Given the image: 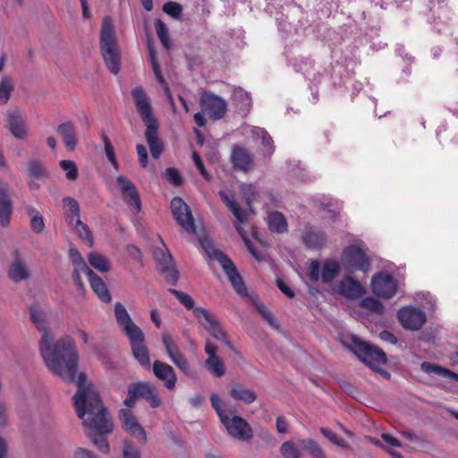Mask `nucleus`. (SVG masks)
I'll return each mask as SVG.
<instances>
[{"mask_svg":"<svg viewBox=\"0 0 458 458\" xmlns=\"http://www.w3.org/2000/svg\"><path fill=\"white\" fill-rule=\"evenodd\" d=\"M30 317L41 333L38 349L46 367L61 379L68 383L75 382L78 377L79 352L74 341L68 335L55 340L48 327L46 312L39 306L30 308Z\"/></svg>","mask_w":458,"mask_h":458,"instance_id":"obj_1","label":"nucleus"},{"mask_svg":"<svg viewBox=\"0 0 458 458\" xmlns=\"http://www.w3.org/2000/svg\"><path fill=\"white\" fill-rule=\"evenodd\" d=\"M77 391L73 396V405L78 417L82 420L88 435L94 445L104 454L109 452V444L104 437L113 430V424L104 407L99 394L90 383L87 382L86 375L79 373L75 380Z\"/></svg>","mask_w":458,"mask_h":458,"instance_id":"obj_2","label":"nucleus"},{"mask_svg":"<svg viewBox=\"0 0 458 458\" xmlns=\"http://www.w3.org/2000/svg\"><path fill=\"white\" fill-rule=\"evenodd\" d=\"M131 97L135 107L146 126L145 138L149 147L151 156L157 159L164 151V146L159 137V126L153 114L150 101L145 89L141 86H137L131 90Z\"/></svg>","mask_w":458,"mask_h":458,"instance_id":"obj_3","label":"nucleus"},{"mask_svg":"<svg viewBox=\"0 0 458 458\" xmlns=\"http://www.w3.org/2000/svg\"><path fill=\"white\" fill-rule=\"evenodd\" d=\"M210 402L227 434L232 438L246 443L252 440L254 432L245 419L238 415H229L228 411L223 407V400L216 394H211Z\"/></svg>","mask_w":458,"mask_h":458,"instance_id":"obj_4","label":"nucleus"},{"mask_svg":"<svg viewBox=\"0 0 458 458\" xmlns=\"http://www.w3.org/2000/svg\"><path fill=\"white\" fill-rule=\"evenodd\" d=\"M100 50L105 64L113 74L120 71L119 45L114 32L113 21L109 16L102 20L100 30Z\"/></svg>","mask_w":458,"mask_h":458,"instance_id":"obj_5","label":"nucleus"},{"mask_svg":"<svg viewBox=\"0 0 458 458\" xmlns=\"http://www.w3.org/2000/svg\"><path fill=\"white\" fill-rule=\"evenodd\" d=\"M201 244L208 255L220 264L236 293L241 296H246L247 288L233 262L225 253L216 250L208 240H202Z\"/></svg>","mask_w":458,"mask_h":458,"instance_id":"obj_6","label":"nucleus"},{"mask_svg":"<svg viewBox=\"0 0 458 458\" xmlns=\"http://www.w3.org/2000/svg\"><path fill=\"white\" fill-rule=\"evenodd\" d=\"M193 315L198 322L216 339L222 341L227 346L233 347L225 332L223 330L216 316L208 310L198 307L194 309Z\"/></svg>","mask_w":458,"mask_h":458,"instance_id":"obj_7","label":"nucleus"},{"mask_svg":"<svg viewBox=\"0 0 458 458\" xmlns=\"http://www.w3.org/2000/svg\"><path fill=\"white\" fill-rule=\"evenodd\" d=\"M219 196L222 199V200L225 202L226 207L232 211L234 217L237 220V225H235V228L237 232L241 234V236L243 238L246 247L248 248L249 251L251 253V255L258 260H261L263 259L262 255L259 254L252 246L250 243V241L248 240L245 235L242 227L240 224H243L247 221V213L242 210L240 206L236 203L233 196L227 195L225 191H219Z\"/></svg>","mask_w":458,"mask_h":458,"instance_id":"obj_8","label":"nucleus"},{"mask_svg":"<svg viewBox=\"0 0 458 458\" xmlns=\"http://www.w3.org/2000/svg\"><path fill=\"white\" fill-rule=\"evenodd\" d=\"M341 262L352 272L357 270L366 272L370 267L368 256L361 249L354 245L348 246L343 250Z\"/></svg>","mask_w":458,"mask_h":458,"instance_id":"obj_9","label":"nucleus"},{"mask_svg":"<svg viewBox=\"0 0 458 458\" xmlns=\"http://www.w3.org/2000/svg\"><path fill=\"white\" fill-rule=\"evenodd\" d=\"M199 104L202 112L213 120L222 119L227 110L226 101L211 92L203 93Z\"/></svg>","mask_w":458,"mask_h":458,"instance_id":"obj_10","label":"nucleus"},{"mask_svg":"<svg viewBox=\"0 0 458 458\" xmlns=\"http://www.w3.org/2000/svg\"><path fill=\"white\" fill-rule=\"evenodd\" d=\"M357 347L355 351L357 356L373 369H378L386 362V353L367 343L354 342Z\"/></svg>","mask_w":458,"mask_h":458,"instance_id":"obj_11","label":"nucleus"},{"mask_svg":"<svg viewBox=\"0 0 458 458\" xmlns=\"http://www.w3.org/2000/svg\"><path fill=\"white\" fill-rule=\"evenodd\" d=\"M153 257L158 264V269L166 273L167 279L172 284H176L179 275L174 267L172 255L162 240H160L159 245L153 249Z\"/></svg>","mask_w":458,"mask_h":458,"instance_id":"obj_12","label":"nucleus"},{"mask_svg":"<svg viewBox=\"0 0 458 458\" xmlns=\"http://www.w3.org/2000/svg\"><path fill=\"white\" fill-rule=\"evenodd\" d=\"M371 290L376 296L388 300L395 295L397 282L390 274L378 273L371 278Z\"/></svg>","mask_w":458,"mask_h":458,"instance_id":"obj_13","label":"nucleus"},{"mask_svg":"<svg viewBox=\"0 0 458 458\" xmlns=\"http://www.w3.org/2000/svg\"><path fill=\"white\" fill-rule=\"evenodd\" d=\"M4 127L19 140H25L29 136V127L19 109L10 110L4 114Z\"/></svg>","mask_w":458,"mask_h":458,"instance_id":"obj_14","label":"nucleus"},{"mask_svg":"<svg viewBox=\"0 0 458 458\" xmlns=\"http://www.w3.org/2000/svg\"><path fill=\"white\" fill-rule=\"evenodd\" d=\"M171 209L174 218L188 233L195 232L194 219L189 206L179 197L171 201Z\"/></svg>","mask_w":458,"mask_h":458,"instance_id":"obj_15","label":"nucleus"},{"mask_svg":"<svg viewBox=\"0 0 458 458\" xmlns=\"http://www.w3.org/2000/svg\"><path fill=\"white\" fill-rule=\"evenodd\" d=\"M397 317L401 325L410 330H419L426 322L425 313L413 307L401 309Z\"/></svg>","mask_w":458,"mask_h":458,"instance_id":"obj_16","label":"nucleus"},{"mask_svg":"<svg viewBox=\"0 0 458 458\" xmlns=\"http://www.w3.org/2000/svg\"><path fill=\"white\" fill-rule=\"evenodd\" d=\"M116 182L120 187L122 197L124 201L129 206L132 207L135 212H140L141 209V203L134 183L123 175L117 176Z\"/></svg>","mask_w":458,"mask_h":458,"instance_id":"obj_17","label":"nucleus"},{"mask_svg":"<svg viewBox=\"0 0 458 458\" xmlns=\"http://www.w3.org/2000/svg\"><path fill=\"white\" fill-rule=\"evenodd\" d=\"M13 260L10 263L7 274L13 283H20L30 277L29 267L19 250L13 252Z\"/></svg>","mask_w":458,"mask_h":458,"instance_id":"obj_18","label":"nucleus"},{"mask_svg":"<svg viewBox=\"0 0 458 458\" xmlns=\"http://www.w3.org/2000/svg\"><path fill=\"white\" fill-rule=\"evenodd\" d=\"M12 214L13 201L10 185L6 182L0 181V226H9Z\"/></svg>","mask_w":458,"mask_h":458,"instance_id":"obj_19","label":"nucleus"},{"mask_svg":"<svg viewBox=\"0 0 458 458\" xmlns=\"http://www.w3.org/2000/svg\"><path fill=\"white\" fill-rule=\"evenodd\" d=\"M119 418L122 421L123 428L126 432L140 441L146 442L147 434L138 422L137 419L131 414L130 409H122L119 411Z\"/></svg>","mask_w":458,"mask_h":458,"instance_id":"obj_20","label":"nucleus"},{"mask_svg":"<svg viewBox=\"0 0 458 458\" xmlns=\"http://www.w3.org/2000/svg\"><path fill=\"white\" fill-rule=\"evenodd\" d=\"M114 312L116 323L122 328L126 336L134 335L142 331L131 319L125 306L121 302H115L114 306Z\"/></svg>","mask_w":458,"mask_h":458,"instance_id":"obj_21","label":"nucleus"},{"mask_svg":"<svg viewBox=\"0 0 458 458\" xmlns=\"http://www.w3.org/2000/svg\"><path fill=\"white\" fill-rule=\"evenodd\" d=\"M128 338L134 358L140 363V365L145 367L149 366L150 358L148 355V351L144 344L145 337L143 332L140 331L128 336Z\"/></svg>","mask_w":458,"mask_h":458,"instance_id":"obj_22","label":"nucleus"},{"mask_svg":"<svg viewBox=\"0 0 458 458\" xmlns=\"http://www.w3.org/2000/svg\"><path fill=\"white\" fill-rule=\"evenodd\" d=\"M337 293L348 299H358L365 293V289L352 276H344L337 284Z\"/></svg>","mask_w":458,"mask_h":458,"instance_id":"obj_23","label":"nucleus"},{"mask_svg":"<svg viewBox=\"0 0 458 458\" xmlns=\"http://www.w3.org/2000/svg\"><path fill=\"white\" fill-rule=\"evenodd\" d=\"M153 372L158 379L165 382L168 389H173L175 386L177 377L174 369L169 364L155 360L153 363Z\"/></svg>","mask_w":458,"mask_h":458,"instance_id":"obj_24","label":"nucleus"},{"mask_svg":"<svg viewBox=\"0 0 458 458\" xmlns=\"http://www.w3.org/2000/svg\"><path fill=\"white\" fill-rule=\"evenodd\" d=\"M27 175L29 177V186L32 190H38V181H44L47 178L48 173L45 165L38 160H30L28 163Z\"/></svg>","mask_w":458,"mask_h":458,"instance_id":"obj_25","label":"nucleus"},{"mask_svg":"<svg viewBox=\"0 0 458 458\" xmlns=\"http://www.w3.org/2000/svg\"><path fill=\"white\" fill-rule=\"evenodd\" d=\"M233 167L243 172H249L253 166V157L245 148L235 147L231 155Z\"/></svg>","mask_w":458,"mask_h":458,"instance_id":"obj_26","label":"nucleus"},{"mask_svg":"<svg viewBox=\"0 0 458 458\" xmlns=\"http://www.w3.org/2000/svg\"><path fill=\"white\" fill-rule=\"evenodd\" d=\"M70 257L73 266L72 279L79 288L83 287L82 279L81 274H84L86 271H89V267L85 263L79 250L72 247L70 249Z\"/></svg>","mask_w":458,"mask_h":458,"instance_id":"obj_27","label":"nucleus"},{"mask_svg":"<svg viewBox=\"0 0 458 458\" xmlns=\"http://www.w3.org/2000/svg\"><path fill=\"white\" fill-rule=\"evenodd\" d=\"M131 386H132L133 390H135L134 392L136 393L137 396H140L146 399L151 407L157 408L160 405L161 402L151 385L148 383L139 382Z\"/></svg>","mask_w":458,"mask_h":458,"instance_id":"obj_28","label":"nucleus"},{"mask_svg":"<svg viewBox=\"0 0 458 458\" xmlns=\"http://www.w3.org/2000/svg\"><path fill=\"white\" fill-rule=\"evenodd\" d=\"M84 274L88 276L90 286L98 298L104 302H109L111 301V294L104 281L90 268L89 271H86Z\"/></svg>","mask_w":458,"mask_h":458,"instance_id":"obj_29","label":"nucleus"},{"mask_svg":"<svg viewBox=\"0 0 458 458\" xmlns=\"http://www.w3.org/2000/svg\"><path fill=\"white\" fill-rule=\"evenodd\" d=\"M229 394L233 400L241 401L246 404H250L257 399V394L253 390L245 387L240 383H233L232 385Z\"/></svg>","mask_w":458,"mask_h":458,"instance_id":"obj_30","label":"nucleus"},{"mask_svg":"<svg viewBox=\"0 0 458 458\" xmlns=\"http://www.w3.org/2000/svg\"><path fill=\"white\" fill-rule=\"evenodd\" d=\"M57 131L62 137L66 148L73 150L77 145L73 124L70 122L63 123L58 126Z\"/></svg>","mask_w":458,"mask_h":458,"instance_id":"obj_31","label":"nucleus"},{"mask_svg":"<svg viewBox=\"0 0 458 458\" xmlns=\"http://www.w3.org/2000/svg\"><path fill=\"white\" fill-rule=\"evenodd\" d=\"M298 444L311 458H327L320 445L312 438L299 439Z\"/></svg>","mask_w":458,"mask_h":458,"instance_id":"obj_32","label":"nucleus"},{"mask_svg":"<svg viewBox=\"0 0 458 458\" xmlns=\"http://www.w3.org/2000/svg\"><path fill=\"white\" fill-rule=\"evenodd\" d=\"M421 370L428 374H436L442 377H448L458 382V374L430 362H422Z\"/></svg>","mask_w":458,"mask_h":458,"instance_id":"obj_33","label":"nucleus"},{"mask_svg":"<svg viewBox=\"0 0 458 458\" xmlns=\"http://www.w3.org/2000/svg\"><path fill=\"white\" fill-rule=\"evenodd\" d=\"M151 64V66H152V70H153V72L157 80V81L161 84V86L164 88V90H165V94L166 96V98L171 106V108L173 110L174 113L176 112V107H175V104H174V98H173V96H172V93L170 91V89L165 80V78L163 77L162 73H161V70H160V67H159V64H158V62H152L150 63Z\"/></svg>","mask_w":458,"mask_h":458,"instance_id":"obj_34","label":"nucleus"},{"mask_svg":"<svg viewBox=\"0 0 458 458\" xmlns=\"http://www.w3.org/2000/svg\"><path fill=\"white\" fill-rule=\"evenodd\" d=\"M339 264L335 260H327L324 262L321 272V280L323 283H330L339 273Z\"/></svg>","mask_w":458,"mask_h":458,"instance_id":"obj_35","label":"nucleus"},{"mask_svg":"<svg viewBox=\"0 0 458 458\" xmlns=\"http://www.w3.org/2000/svg\"><path fill=\"white\" fill-rule=\"evenodd\" d=\"M88 261L91 267L99 272L106 273L110 270L109 260L102 254L90 252L88 255Z\"/></svg>","mask_w":458,"mask_h":458,"instance_id":"obj_36","label":"nucleus"},{"mask_svg":"<svg viewBox=\"0 0 458 458\" xmlns=\"http://www.w3.org/2000/svg\"><path fill=\"white\" fill-rule=\"evenodd\" d=\"M298 445L292 440L284 441L279 448L283 458H301L302 450Z\"/></svg>","mask_w":458,"mask_h":458,"instance_id":"obj_37","label":"nucleus"},{"mask_svg":"<svg viewBox=\"0 0 458 458\" xmlns=\"http://www.w3.org/2000/svg\"><path fill=\"white\" fill-rule=\"evenodd\" d=\"M205 369L216 377H222L225 374V366L223 360L218 357L216 359H207L204 361Z\"/></svg>","mask_w":458,"mask_h":458,"instance_id":"obj_38","label":"nucleus"},{"mask_svg":"<svg viewBox=\"0 0 458 458\" xmlns=\"http://www.w3.org/2000/svg\"><path fill=\"white\" fill-rule=\"evenodd\" d=\"M268 226L271 231L284 233L287 229V223L280 212H273L268 216Z\"/></svg>","mask_w":458,"mask_h":458,"instance_id":"obj_39","label":"nucleus"},{"mask_svg":"<svg viewBox=\"0 0 458 458\" xmlns=\"http://www.w3.org/2000/svg\"><path fill=\"white\" fill-rule=\"evenodd\" d=\"M305 244L313 249L321 248L325 242V235L319 232L309 230L303 235Z\"/></svg>","mask_w":458,"mask_h":458,"instance_id":"obj_40","label":"nucleus"},{"mask_svg":"<svg viewBox=\"0 0 458 458\" xmlns=\"http://www.w3.org/2000/svg\"><path fill=\"white\" fill-rule=\"evenodd\" d=\"M73 230L78 236L83 240L89 247L93 246V235L89 226L82 223L80 218L75 217V225Z\"/></svg>","mask_w":458,"mask_h":458,"instance_id":"obj_41","label":"nucleus"},{"mask_svg":"<svg viewBox=\"0 0 458 458\" xmlns=\"http://www.w3.org/2000/svg\"><path fill=\"white\" fill-rule=\"evenodd\" d=\"M251 134L254 140H261V143L264 147L267 148V153L271 154L274 150L273 140L272 138L268 135V133L262 128L253 127L251 129Z\"/></svg>","mask_w":458,"mask_h":458,"instance_id":"obj_42","label":"nucleus"},{"mask_svg":"<svg viewBox=\"0 0 458 458\" xmlns=\"http://www.w3.org/2000/svg\"><path fill=\"white\" fill-rule=\"evenodd\" d=\"M13 90L14 85L13 81L9 77H3L0 81V104L5 105Z\"/></svg>","mask_w":458,"mask_h":458,"instance_id":"obj_43","label":"nucleus"},{"mask_svg":"<svg viewBox=\"0 0 458 458\" xmlns=\"http://www.w3.org/2000/svg\"><path fill=\"white\" fill-rule=\"evenodd\" d=\"M27 213L30 216V227L35 233H41L45 228L43 216L34 208H27Z\"/></svg>","mask_w":458,"mask_h":458,"instance_id":"obj_44","label":"nucleus"},{"mask_svg":"<svg viewBox=\"0 0 458 458\" xmlns=\"http://www.w3.org/2000/svg\"><path fill=\"white\" fill-rule=\"evenodd\" d=\"M64 203L69 207V214L67 215V220L70 225L74 228L75 217L80 218V208L76 199L72 198H64Z\"/></svg>","mask_w":458,"mask_h":458,"instance_id":"obj_45","label":"nucleus"},{"mask_svg":"<svg viewBox=\"0 0 458 458\" xmlns=\"http://www.w3.org/2000/svg\"><path fill=\"white\" fill-rule=\"evenodd\" d=\"M172 362L187 376H191V369L188 360L179 352L169 356Z\"/></svg>","mask_w":458,"mask_h":458,"instance_id":"obj_46","label":"nucleus"},{"mask_svg":"<svg viewBox=\"0 0 458 458\" xmlns=\"http://www.w3.org/2000/svg\"><path fill=\"white\" fill-rule=\"evenodd\" d=\"M155 28H156L157 35L159 40L161 41L162 45L165 47L168 48L170 46V41H169V32H168V29H167L166 25L161 20L157 19L155 21Z\"/></svg>","mask_w":458,"mask_h":458,"instance_id":"obj_47","label":"nucleus"},{"mask_svg":"<svg viewBox=\"0 0 458 458\" xmlns=\"http://www.w3.org/2000/svg\"><path fill=\"white\" fill-rule=\"evenodd\" d=\"M360 305L364 309L371 310L377 314H381L384 311V306H383L382 302L373 297L364 298L360 301Z\"/></svg>","mask_w":458,"mask_h":458,"instance_id":"obj_48","label":"nucleus"},{"mask_svg":"<svg viewBox=\"0 0 458 458\" xmlns=\"http://www.w3.org/2000/svg\"><path fill=\"white\" fill-rule=\"evenodd\" d=\"M170 293L174 295L177 300L188 310L196 309L197 307H194L195 301L194 300L186 293L178 291L175 289H170Z\"/></svg>","mask_w":458,"mask_h":458,"instance_id":"obj_49","label":"nucleus"},{"mask_svg":"<svg viewBox=\"0 0 458 458\" xmlns=\"http://www.w3.org/2000/svg\"><path fill=\"white\" fill-rule=\"evenodd\" d=\"M320 433L331 443L342 448H349L348 443L337 437V435L327 428H320Z\"/></svg>","mask_w":458,"mask_h":458,"instance_id":"obj_50","label":"nucleus"},{"mask_svg":"<svg viewBox=\"0 0 458 458\" xmlns=\"http://www.w3.org/2000/svg\"><path fill=\"white\" fill-rule=\"evenodd\" d=\"M61 168L65 171L66 178L74 181L78 178V168L76 164L72 160H62L60 162Z\"/></svg>","mask_w":458,"mask_h":458,"instance_id":"obj_51","label":"nucleus"},{"mask_svg":"<svg viewBox=\"0 0 458 458\" xmlns=\"http://www.w3.org/2000/svg\"><path fill=\"white\" fill-rule=\"evenodd\" d=\"M162 343L165 348L168 357L177 352H179V348L173 339L172 335L168 332H164L162 334Z\"/></svg>","mask_w":458,"mask_h":458,"instance_id":"obj_52","label":"nucleus"},{"mask_svg":"<svg viewBox=\"0 0 458 458\" xmlns=\"http://www.w3.org/2000/svg\"><path fill=\"white\" fill-rule=\"evenodd\" d=\"M163 11L171 17L177 19L182 13V6L177 2H167L163 5Z\"/></svg>","mask_w":458,"mask_h":458,"instance_id":"obj_53","label":"nucleus"},{"mask_svg":"<svg viewBox=\"0 0 458 458\" xmlns=\"http://www.w3.org/2000/svg\"><path fill=\"white\" fill-rule=\"evenodd\" d=\"M123 458H140L139 450L129 441H124L123 444Z\"/></svg>","mask_w":458,"mask_h":458,"instance_id":"obj_54","label":"nucleus"},{"mask_svg":"<svg viewBox=\"0 0 458 458\" xmlns=\"http://www.w3.org/2000/svg\"><path fill=\"white\" fill-rule=\"evenodd\" d=\"M165 179L171 182L172 184L178 186L182 183V179L179 173V171L176 168L169 167L166 168L165 171Z\"/></svg>","mask_w":458,"mask_h":458,"instance_id":"obj_55","label":"nucleus"},{"mask_svg":"<svg viewBox=\"0 0 458 458\" xmlns=\"http://www.w3.org/2000/svg\"><path fill=\"white\" fill-rule=\"evenodd\" d=\"M103 141L105 144V152L106 154L108 160L112 163L115 169H118V163L116 161L114 147L111 141L106 135L103 136Z\"/></svg>","mask_w":458,"mask_h":458,"instance_id":"obj_56","label":"nucleus"},{"mask_svg":"<svg viewBox=\"0 0 458 458\" xmlns=\"http://www.w3.org/2000/svg\"><path fill=\"white\" fill-rule=\"evenodd\" d=\"M402 436L407 439L409 442L417 445L419 446H423L427 444V440L418 435H416L411 430H403L402 431Z\"/></svg>","mask_w":458,"mask_h":458,"instance_id":"obj_57","label":"nucleus"},{"mask_svg":"<svg viewBox=\"0 0 458 458\" xmlns=\"http://www.w3.org/2000/svg\"><path fill=\"white\" fill-rule=\"evenodd\" d=\"M322 268L318 260H313L309 266V277L313 282H318L321 277Z\"/></svg>","mask_w":458,"mask_h":458,"instance_id":"obj_58","label":"nucleus"},{"mask_svg":"<svg viewBox=\"0 0 458 458\" xmlns=\"http://www.w3.org/2000/svg\"><path fill=\"white\" fill-rule=\"evenodd\" d=\"M192 159H193V162L195 164V165L197 166V168L199 169L200 174L206 179V180H210L211 179V175L208 173V171L206 170L205 166H204V164L201 160V157L196 152V151H193L192 152Z\"/></svg>","mask_w":458,"mask_h":458,"instance_id":"obj_59","label":"nucleus"},{"mask_svg":"<svg viewBox=\"0 0 458 458\" xmlns=\"http://www.w3.org/2000/svg\"><path fill=\"white\" fill-rule=\"evenodd\" d=\"M137 155L139 157V162L142 167H146L148 165V152L147 148L142 144H138L136 147Z\"/></svg>","mask_w":458,"mask_h":458,"instance_id":"obj_60","label":"nucleus"},{"mask_svg":"<svg viewBox=\"0 0 458 458\" xmlns=\"http://www.w3.org/2000/svg\"><path fill=\"white\" fill-rule=\"evenodd\" d=\"M242 194L246 197L248 203L252 200V197L255 196L257 189L253 184H242L241 187Z\"/></svg>","mask_w":458,"mask_h":458,"instance_id":"obj_61","label":"nucleus"},{"mask_svg":"<svg viewBox=\"0 0 458 458\" xmlns=\"http://www.w3.org/2000/svg\"><path fill=\"white\" fill-rule=\"evenodd\" d=\"M381 438L385 442V444H386L385 445L387 446L388 448L390 446H392V447H401L402 446L401 442L397 438H395L394 437L391 436L388 433L381 434Z\"/></svg>","mask_w":458,"mask_h":458,"instance_id":"obj_62","label":"nucleus"},{"mask_svg":"<svg viewBox=\"0 0 458 458\" xmlns=\"http://www.w3.org/2000/svg\"><path fill=\"white\" fill-rule=\"evenodd\" d=\"M205 352L208 355V359H216L219 357L217 356V347L208 339L205 342Z\"/></svg>","mask_w":458,"mask_h":458,"instance_id":"obj_63","label":"nucleus"},{"mask_svg":"<svg viewBox=\"0 0 458 458\" xmlns=\"http://www.w3.org/2000/svg\"><path fill=\"white\" fill-rule=\"evenodd\" d=\"M74 458H98L97 455L89 450L79 447L74 452Z\"/></svg>","mask_w":458,"mask_h":458,"instance_id":"obj_64","label":"nucleus"}]
</instances>
